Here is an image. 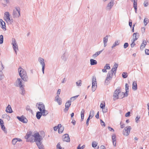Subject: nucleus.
<instances>
[{
    "mask_svg": "<svg viewBox=\"0 0 149 149\" xmlns=\"http://www.w3.org/2000/svg\"><path fill=\"white\" fill-rule=\"evenodd\" d=\"M32 132H28L25 136V138L27 140V141L31 142L32 141L33 138L34 137V141L36 142V143L38 146L39 149H44V146L41 141L42 139V136H40L38 133H35L33 135H32Z\"/></svg>",
    "mask_w": 149,
    "mask_h": 149,
    "instance_id": "1",
    "label": "nucleus"
},
{
    "mask_svg": "<svg viewBox=\"0 0 149 149\" xmlns=\"http://www.w3.org/2000/svg\"><path fill=\"white\" fill-rule=\"evenodd\" d=\"M18 72L22 79L25 81H27L29 78L26 71L21 67H20L18 69Z\"/></svg>",
    "mask_w": 149,
    "mask_h": 149,
    "instance_id": "2",
    "label": "nucleus"
},
{
    "mask_svg": "<svg viewBox=\"0 0 149 149\" xmlns=\"http://www.w3.org/2000/svg\"><path fill=\"white\" fill-rule=\"evenodd\" d=\"M16 86L20 87L21 94L23 95H24L25 93V90L24 88V86L22 83V80L20 78H18L16 81Z\"/></svg>",
    "mask_w": 149,
    "mask_h": 149,
    "instance_id": "3",
    "label": "nucleus"
},
{
    "mask_svg": "<svg viewBox=\"0 0 149 149\" xmlns=\"http://www.w3.org/2000/svg\"><path fill=\"white\" fill-rule=\"evenodd\" d=\"M13 18H18L20 16V9L19 7H16L15 10H13Z\"/></svg>",
    "mask_w": 149,
    "mask_h": 149,
    "instance_id": "4",
    "label": "nucleus"
},
{
    "mask_svg": "<svg viewBox=\"0 0 149 149\" xmlns=\"http://www.w3.org/2000/svg\"><path fill=\"white\" fill-rule=\"evenodd\" d=\"M120 88L118 87L115 91L113 95L114 100L118 99L119 98L118 95L120 93Z\"/></svg>",
    "mask_w": 149,
    "mask_h": 149,
    "instance_id": "5",
    "label": "nucleus"
},
{
    "mask_svg": "<svg viewBox=\"0 0 149 149\" xmlns=\"http://www.w3.org/2000/svg\"><path fill=\"white\" fill-rule=\"evenodd\" d=\"M113 74L108 72L106 79L105 81V83L108 85L110 83L109 81L111 80L113 77Z\"/></svg>",
    "mask_w": 149,
    "mask_h": 149,
    "instance_id": "6",
    "label": "nucleus"
},
{
    "mask_svg": "<svg viewBox=\"0 0 149 149\" xmlns=\"http://www.w3.org/2000/svg\"><path fill=\"white\" fill-rule=\"evenodd\" d=\"M12 44L14 50L15 51V53L17 54V51L18 50L17 44L15 38H13L12 39Z\"/></svg>",
    "mask_w": 149,
    "mask_h": 149,
    "instance_id": "7",
    "label": "nucleus"
},
{
    "mask_svg": "<svg viewBox=\"0 0 149 149\" xmlns=\"http://www.w3.org/2000/svg\"><path fill=\"white\" fill-rule=\"evenodd\" d=\"M131 129V127L130 126L125 127L123 130V134L124 135L126 136H128L130 133V131Z\"/></svg>",
    "mask_w": 149,
    "mask_h": 149,
    "instance_id": "8",
    "label": "nucleus"
},
{
    "mask_svg": "<svg viewBox=\"0 0 149 149\" xmlns=\"http://www.w3.org/2000/svg\"><path fill=\"white\" fill-rule=\"evenodd\" d=\"M38 61L42 66V70L43 74H44L45 66V64L44 62V59L41 57H39L38 58Z\"/></svg>",
    "mask_w": 149,
    "mask_h": 149,
    "instance_id": "9",
    "label": "nucleus"
},
{
    "mask_svg": "<svg viewBox=\"0 0 149 149\" xmlns=\"http://www.w3.org/2000/svg\"><path fill=\"white\" fill-rule=\"evenodd\" d=\"M63 141L66 142H69L70 139L68 134H66L63 135L62 136Z\"/></svg>",
    "mask_w": 149,
    "mask_h": 149,
    "instance_id": "10",
    "label": "nucleus"
},
{
    "mask_svg": "<svg viewBox=\"0 0 149 149\" xmlns=\"http://www.w3.org/2000/svg\"><path fill=\"white\" fill-rule=\"evenodd\" d=\"M17 118L20 121L24 123H27V119L24 117L23 116H22L21 117L17 116Z\"/></svg>",
    "mask_w": 149,
    "mask_h": 149,
    "instance_id": "11",
    "label": "nucleus"
},
{
    "mask_svg": "<svg viewBox=\"0 0 149 149\" xmlns=\"http://www.w3.org/2000/svg\"><path fill=\"white\" fill-rule=\"evenodd\" d=\"M36 106H38V108L40 111H41L42 110L45 109L44 104L42 102H40L39 104L37 103Z\"/></svg>",
    "mask_w": 149,
    "mask_h": 149,
    "instance_id": "12",
    "label": "nucleus"
},
{
    "mask_svg": "<svg viewBox=\"0 0 149 149\" xmlns=\"http://www.w3.org/2000/svg\"><path fill=\"white\" fill-rule=\"evenodd\" d=\"M114 5L113 1L111 0L107 5V9L108 10H110L111 8Z\"/></svg>",
    "mask_w": 149,
    "mask_h": 149,
    "instance_id": "13",
    "label": "nucleus"
},
{
    "mask_svg": "<svg viewBox=\"0 0 149 149\" xmlns=\"http://www.w3.org/2000/svg\"><path fill=\"white\" fill-rule=\"evenodd\" d=\"M0 22L1 24V28L3 29V30L6 31V24L5 22L4 21H3L2 19H0Z\"/></svg>",
    "mask_w": 149,
    "mask_h": 149,
    "instance_id": "14",
    "label": "nucleus"
},
{
    "mask_svg": "<svg viewBox=\"0 0 149 149\" xmlns=\"http://www.w3.org/2000/svg\"><path fill=\"white\" fill-rule=\"evenodd\" d=\"M133 40L134 41H136L139 37V34L138 33H134L133 35Z\"/></svg>",
    "mask_w": 149,
    "mask_h": 149,
    "instance_id": "15",
    "label": "nucleus"
},
{
    "mask_svg": "<svg viewBox=\"0 0 149 149\" xmlns=\"http://www.w3.org/2000/svg\"><path fill=\"white\" fill-rule=\"evenodd\" d=\"M103 49H102L100 51L96 52L95 54H93L92 56V58L94 59L98 55H99L103 51Z\"/></svg>",
    "mask_w": 149,
    "mask_h": 149,
    "instance_id": "16",
    "label": "nucleus"
},
{
    "mask_svg": "<svg viewBox=\"0 0 149 149\" xmlns=\"http://www.w3.org/2000/svg\"><path fill=\"white\" fill-rule=\"evenodd\" d=\"M58 127H59L58 130V133L60 134L62 133L64 130V127H62L61 125V124H59L58 125Z\"/></svg>",
    "mask_w": 149,
    "mask_h": 149,
    "instance_id": "17",
    "label": "nucleus"
},
{
    "mask_svg": "<svg viewBox=\"0 0 149 149\" xmlns=\"http://www.w3.org/2000/svg\"><path fill=\"white\" fill-rule=\"evenodd\" d=\"M6 111L7 113H11L13 112V111L12 109L11 106L10 105H8V106L7 107L6 109Z\"/></svg>",
    "mask_w": 149,
    "mask_h": 149,
    "instance_id": "18",
    "label": "nucleus"
},
{
    "mask_svg": "<svg viewBox=\"0 0 149 149\" xmlns=\"http://www.w3.org/2000/svg\"><path fill=\"white\" fill-rule=\"evenodd\" d=\"M146 44L147 42L146 41L143 40V42L141 44V45L140 46V49H143L145 47V46L146 45Z\"/></svg>",
    "mask_w": 149,
    "mask_h": 149,
    "instance_id": "19",
    "label": "nucleus"
},
{
    "mask_svg": "<svg viewBox=\"0 0 149 149\" xmlns=\"http://www.w3.org/2000/svg\"><path fill=\"white\" fill-rule=\"evenodd\" d=\"M97 88V83H92V89L93 92Z\"/></svg>",
    "mask_w": 149,
    "mask_h": 149,
    "instance_id": "20",
    "label": "nucleus"
},
{
    "mask_svg": "<svg viewBox=\"0 0 149 149\" xmlns=\"http://www.w3.org/2000/svg\"><path fill=\"white\" fill-rule=\"evenodd\" d=\"M40 112L42 114V115L44 116H46L48 113V111L46 110L45 109H43Z\"/></svg>",
    "mask_w": 149,
    "mask_h": 149,
    "instance_id": "21",
    "label": "nucleus"
},
{
    "mask_svg": "<svg viewBox=\"0 0 149 149\" xmlns=\"http://www.w3.org/2000/svg\"><path fill=\"white\" fill-rule=\"evenodd\" d=\"M137 89V88L136 82L134 81L133 82L132 89L134 90H136Z\"/></svg>",
    "mask_w": 149,
    "mask_h": 149,
    "instance_id": "22",
    "label": "nucleus"
},
{
    "mask_svg": "<svg viewBox=\"0 0 149 149\" xmlns=\"http://www.w3.org/2000/svg\"><path fill=\"white\" fill-rule=\"evenodd\" d=\"M90 64L91 65H93L97 64V61L94 59H91L90 60Z\"/></svg>",
    "mask_w": 149,
    "mask_h": 149,
    "instance_id": "23",
    "label": "nucleus"
},
{
    "mask_svg": "<svg viewBox=\"0 0 149 149\" xmlns=\"http://www.w3.org/2000/svg\"><path fill=\"white\" fill-rule=\"evenodd\" d=\"M42 115V114L40 111H38L36 114V117L38 119H40Z\"/></svg>",
    "mask_w": 149,
    "mask_h": 149,
    "instance_id": "24",
    "label": "nucleus"
},
{
    "mask_svg": "<svg viewBox=\"0 0 149 149\" xmlns=\"http://www.w3.org/2000/svg\"><path fill=\"white\" fill-rule=\"evenodd\" d=\"M55 101L57 102L58 104L60 105L61 104L62 100L61 98H59V97H57V98L55 97Z\"/></svg>",
    "mask_w": 149,
    "mask_h": 149,
    "instance_id": "25",
    "label": "nucleus"
},
{
    "mask_svg": "<svg viewBox=\"0 0 149 149\" xmlns=\"http://www.w3.org/2000/svg\"><path fill=\"white\" fill-rule=\"evenodd\" d=\"M94 111L93 110H91L90 111L89 117H90V118H91L94 116Z\"/></svg>",
    "mask_w": 149,
    "mask_h": 149,
    "instance_id": "26",
    "label": "nucleus"
},
{
    "mask_svg": "<svg viewBox=\"0 0 149 149\" xmlns=\"http://www.w3.org/2000/svg\"><path fill=\"white\" fill-rule=\"evenodd\" d=\"M2 118H6L8 120H10V117L7 114H3L2 115Z\"/></svg>",
    "mask_w": 149,
    "mask_h": 149,
    "instance_id": "27",
    "label": "nucleus"
},
{
    "mask_svg": "<svg viewBox=\"0 0 149 149\" xmlns=\"http://www.w3.org/2000/svg\"><path fill=\"white\" fill-rule=\"evenodd\" d=\"M112 138L113 143L114 144V142L116 141V136L115 134H114L112 135Z\"/></svg>",
    "mask_w": 149,
    "mask_h": 149,
    "instance_id": "28",
    "label": "nucleus"
},
{
    "mask_svg": "<svg viewBox=\"0 0 149 149\" xmlns=\"http://www.w3.org/2000/svg\"><path fill=\"white\" fill-rule=\"evenodd\" d=\"M119 44V41L118 40H116L114 43L113 44L112 46L111 47L112 48H113L117 45H118Z\"/></svg>",
    "mask_w": 149,
    "mask_h": 149,
    "instance_id": "29",
    "label": "nucleus"
},
{
    "mask_svg": "<svg viewBox=\"0 0 149 149\" xmlns=\"http://www.w3.org/2000/svg\"><path fill=\"white\" fill-rule=\"evenodd\" d=\"M4 17L6 18V19H7L10 17V14L8 12H6L4 13Z\"/></svg>",
    "mask_w": 149,
    "mask_h": 149,
    "instance_id": "30",
    "label": "nucleus"
},
{
    "mask_svg": "<svg viewBox=\"0 0 149 149\" xmlns=\"http://www.w3.org/2000/svg\"><path fill=\"white\" fill-rule=\"evenodd\" d=\"M71 101H68L65 104V107H67L69 108L71 105Z\"/></svg>",
    "mask_w": 149,
    "mask_h": 149,
    "instance_id": "31",
    "label": "nucleus"
},
{
    "mask_svg": "<svg viewBox=\"0 0 149 149\" xmlns=\"http://www.w3.org/2000/svg\"><path fill=\"white\" fill-rule=\"evenodd\" d=\"M128 92H127L126 91L125 93H123L122 92V93H121V94H122L123 96V97H120V98L121 99L123 98V97H127L128 96Z\"/></svg>",
    "mask_w": 149,
    "mask_h": 149,
    "instance_id": "32",
    "label": "nucleus"
},
{
    "mask_svg": "<svg viewBox=\"0 0 149 149\" xmlns=\"http://www.w3.org/2000/svg\"><path fill=\"white\" fill-rule=\"evenodd\" d=\"M79 96V95H77L71 97L70 101L72 102L74 101Z\"/></svg>",
    "mask_w": 149,
    "mask_h": 149,
    "instance_id": "33",
    "label": "nucleus"
},
{
    "mask_svg": "<svg viewBox=\"0 0 149 149\" xmlns=\"http://www.w3.org/2000/svg\"><path fill=\"white\" fill-rule=\"evenodd\" d=\"M17 138H15L13 139L12 141V143L13 145H15L16 143L18 141Z\"/></svg>",
    "mask_w": 149,
    "mask_h": 149,
    "instance_id": "34",
    "label": "nucleus"
},
{
    "mask_svg": "<svg viewBox=\"0 0 149 149\" xmlns=\"http://www.w3.org/2000/svg\"><path fill=\"white\" fill-rule=\"evenodd\" d=\"M108 36H106L105 37L103 38V42L107 43L108 41Z\"/></svg>",
    "mask_w": 149,
    "mask_h": 149,
    "instance_id": "35",
    "label": "nucleus"
},
{
    "mask_svg": "<svg viewBox=\"0 0 149 149\" xmlns=\"http://www.w3.org/2000/svg\"><path fill=\"white\" fill-rule=\"evenodd\" d=\"M104 68L106 69L109 70L110 69V67L109 66V64H107L105 65L104 67Z\"/></svg>",
    "mask_w": 149,
    "mask_h": 149,
    "instance_id": "36",
    "label": "nucleus"
},
{
    "mask_svg": "<svg viewBox=\"0 0 149 149\" xmlns=\"http://www.w3.org/2000/svg\"><path fill=\"white\" fill-rule=\"evenodd\" d=\"M115 69H114L113 68H112L111 69V70L109 71V72H110V73L113 74V73H114L115 74H116V70H114Z\"/></svg>",
    "mask_w": 149,
    "mask_h": 149,
    "instance_id": "37",
    "label": "nucleus"
},
{
    "mask_svg": "<svg viewBox=\"0 0 149 149\" xmlns=\"http://www.w3.org/2000/svg\"><path fill=\"white\" fill-rule=\"evenodd\" d=\"M92 83H97L96 78L95 76L93 77Z\"/></svg>",
    "mask_w": 149,
    "mask_h": 149,
    "instance_id": "38",
    "label": "nucleus"
},
{
    "mask_svg": "<svg viewBox=\"0 0 149 149\" xmlns=\"http://www.w3.org/2000/svg\"><path fill=\"white\" fill-rule=\"evenodd\" d=\"M92 147L95 148L97 146V143L96 141H94L92 142Z\"/></svg>",
    "mask_w": 149,
    "mask_h": 149,
    "instance_id": "39",
    "label": "nucleus"
},
{
    "mask_svg": "<svg viewBox=\"0 0 149 149\" xmlns=\"http://www.w3.org/2000/svg\"><path fill=\"white\" fill-rule=\"evenodd\" d=\"M125 90L127 92H129V86L127 83H126L125 85Z\"/></svg>",
    "mask_w": 149,
    "mask_h": 149,
    "instance_id": "40",
    "label": "nucleus"
},
{
    "mask_svg": "<svg viewBox=\"0 0 149 149\" xmlns=\"http://www.w3.org/2000/svg\"><path fill=\"white\" fill-rule=\"evenodd\" d=\"M118 65L115 63L114 65H113V68H114V69H115L114 70H117V68L118 67Z\"/></svg>",
    "mask_w": 149,
    "mask_h": 149,
    "instance_id": "41",
    "label": "nucleus"
},
{
    "mask_svg": "<svg viewBox=\"0 0 149 149\" xmlns=\"http://www.w3.org/2000/svg\"><path fill=\"white\" fill-rule=\"evenodd\" d=\"M3 42V36L2 35L0 36V44H1Z\"/></svg>",
    "mask_w": 149,
    "mask_h": 149,
    "instance_id": "42",
    "label": "nucleus"
},
{
    "mask_svg": "<svg viewBox=\"0 0 149 149\" xmlns=\"http://www.w3.org/2000/svg\"><path fill=\"white\" fill-rule=\"evenodd\" d=\"M127 73L124 72L122 74V77L124 78H126L127 77Z\"/></svg>",
    "mask_w": 149,
    "mask_h": 149,
    "instance_id": "43",
    "label": "nucleus"
},
{
    "mask_svg": "<svg viewBox=\"0 0 149 149\" xmlns=\"http://www.w3.org/2000/svg\"><path fill=\"white\" fill-rule=\"evenodd\" d=\"M144 24L145 26H146V25L148 23V22L149 21L148 20V19L147 18L146 19L145 18L144 20Z\"/></svg>",
    "mask_w": 149,
    "mask_h": 149,
    "instance_id": "44",
    "label": "nucleus"
},
{
    "mask_svg": "<svg viewBox=\"0 0 149 149\" xmlns=\"http://www.w3.org/2000/svg\"><path fill=\"white\" fill-rule=\"evenodd\" d=\"M61 91V90L60 89H58L57 93V95L56 96V98H57V97H59V95L60 94Z\"/></svg>",
    "mask_w": 149,
    "mask_h": 149,
    "instance_id": "45",
    "label": "nucleus"
},
{
    "mask_svg": "<svg viewBox=\"0 0 149 149\" xmlns=\"http://www.w3.org/2000/svg\"><path fill=\"white\" fill-rule=\"evenodd\" d=\"M148 1L147 0L145 1L143 3V5L144 6L147 7L148 5Z\"/></svg>",
    "mask_w": 149,
    "mask_h": 149,
    "instance_id": "46",
    "label": "nucleus"
},
{
    "mask_svg": "<svg viewBox=\"0 0 149 149\" xmlns=\"http://www.w3.org/2000/svg\"><path fill=\"white\" fill-rule=\"evenodd\" d=\"M76 84L77 86H81V80H79L78 81L76 82Z\"/></svg>",
    "mask_w": 149,
    "mask_h": 149,
    "instance_id": "47",
    "label": "nucleus"
},
{
    "mask_svg": "<svg viewBox=\"0 0 149 149\" xmlns=\"http://www.w3.org/2000/svg\"><path fill=\"white\" fill-rule=\"evenodd\" d=\"M100 123L104 127H105V124L104 122L101 119L100 120Z\"/></svg>",
    "mask_w": 149,
    "mask_h": 149,
    "instance_id": "48",
    "label": "nucleus"
},
{
    "mask_svg": "<svg viewBox=\"0 0 149 149\" xmlns=\"http://www.w3.org/2000/svg\"><path fill=\"white\" fill-rule=\"evenodd\" d=\"M3 75L2 72L1 70H0V80L2 79Z\"/></svg>",
    "mask_w": 149,
    "mask_h": 149,
    "instance_id": "49",
    "label": "nucleus"
},
{
    "mask_svg": "<svg viewBox=\"0 0 149 149\" xmlns=\"http://www.w3.org/2000/svg\"><path fill=\"white\" fill-rule=\"evenodd\" d=\"M102 111L104 113H106L107 111V109L105 107L102 109Z\"/></svg>",
    "mask_w": 149,
    "mask_h": 149,
    "instance_id": "50",
    "label": "nucleus"
},
{
    "mask_svg": "<svg viewBox=\"0 0 149 149\" xmlns=\"http://www.w3.org/2000/svg\"><path fill=\"white\" fill-rule=\"evenodd\" d=\"M61 58L62 59L64 60V61H65L66 60V58L64 55V54H63L62 56H61Z\"/></svg>",
    "mask_w": 149,
    "mask_h": 149,
    "instance_id": "51",
    "label": "nucleus"
},
{
    "mask_svg": "<svg viewBox=\"0 0 149 149\" xmlns=\"http://www.w3.org/2000/svg\"><path fill=\"white\" fill-rule=\"evenodd\" d=\"M6 20L7 22V21H9V22H13V19H10V17L8 18Z\"/></svg>",
    "mask_w": 149,
    "mask_h": 149,
    "instance_id": "52",
    "label": "nucleus"
},
{
    "mask_svg": "<svg viewBox=\"0 0 149 149\" xmlns=\"http://www.w3.org/2000/svg\"><path fill=\"white\" fill-rule=\"evenodd\" d=\"M135 41H134V40H133L132 41V43L131 44V46L132 47H134L135 45V44L134 43V42Z\"/></svg>",
    "mask_w": 149,
    "mask_h": 149,
    "instance_id": "53",
    "label": "nucleus"
},
{
    "mask_svg": "<svg viewBox=\"0 0 149 149\" xmlns=\"http://www.w3.org/2000/svg\"><path fill=\"white\" fill-rule=\"evenodd\" d=\"M26 109L27 111H32V110H31L30 109V107L29 106H27L26 107Z\"/></svg>",
    "mask_w": 149,
    "mask_h": 149,
    "instance_id": "54",
    "label": "nucleus"
},
{
    "mask_svg": "<svg viewBox=\"0 0 149 149\" xmlns=\"http://www.w3.org/2000/svg\"><path fill=\"white\" fill-rule=\"evenodd\" d=\"M128 45H129L127 43V42L125 43L124 44V48H126L127 47H128Z\"/></svg>",
    "mask_w": 149,
    "mask_h": 149,
    "instance_id": "55",
    "label": "nucleus"
},
{
    "mask_svg": "<svg viewBox=\"0 0 149 149\" xmlns=\"http://www.w3.org/2000/svg\"><path fill=\"white\" fill-rule=\"evenodd\" d=\"M140 117H138V116H137L136 118H135V120L136 123H138L139 122V120L140 119Z\"/></svg>",
    "mask_w": 149,
    "mask_h": 149,
    "instance_id": "56",
    "label": "nucleus"
},
{
    "mask_svg": "<svg viewBox=\"0 0 149 149\" xmlns=\"http://www.w3.org/2000/svg\"><path fill=\"white\" fill-rule=\"evenodd\" d=\"M81 121H82L84 119V114H81Z\"/></svg>",
    "mask_w": 149,
    "mask_h": 149,
    "instance_id": "57",
    "label": "nucleus"
},
{
    "mask_svg": "<svg viewBox=\"0 0 149 149\" xmlns=\"http://www.w3.org/2000/svg\"><path fill=\"white\" fill-rule=\"evenodd\" d=\"M105 104H103L102 103H101L100 105V107L102 109H103L105 107Z\"/></svg>",
    "mask_w": 149,
    "mask_h": 149,
    "instance_id": "58",
    "label": "nucleus"
},
{
    "mask_svg": "<svg viewBox=\"0 0 149 149\" xmlns=\"http://www.w3.org/2000/svg\"><path fill=\"white\" fill-rule=\"evenodd\" d=\"M108 128L109 129V130L110 131H113V132L114 131V129L112 128H111V127L109 126L108 127Z\"/></svg>",
    "mask_w": 149,
    "mask_h": 149,
    "instance_id": "59",
    "label": "nucleus"
},
{
    "mask_svg": "<svg viewBox=\"0 0 149 149\" xmlns=\"http://www.w3.org/2000/svg\"><path fill=\"white\" fill-rule=\"evenodd\" d=\"M58 128H59V127H58V125L57 126H55L54 127V130L56 131L58 129Z\"/></svg>",
    "mask_w": 149,
    "mask_h": 149,
    "instance_id": "60",
    "label": "nucleus"
},
{
    "mask_svg": "<svg viewBox=\"0 0 149 149\" xmlns=\"http://www.w3.org/2000/svg\"><path fill=\"white\" fill-rule=\"evenodd\" d=\"M145 52L146 54L147 55H149V50L146 49L145 50Z\"/></svg>",
    "mask_w": 149,
    "mask_h": 149,
    "instance_id": "61",
    "label": "nucleus"
},
{
    "mask_svg": "<svg viewBox=\"0 0 149 149\" xmlns=\"http://www.w3.org/2000/svg\"><path fill=\"white\" fill-rule=\"evenodd\" d=\"M90 119L91 118H90V117H88V119H87V120H86V124L87 125H88V122H89V121Z\"/></svg>",
    "mask_w": 149,
    "mask_h": 149,
    "instance_id": "62",
    "label": "nucleus"
},
{
    "mask_svg": "<svg viewBox=\"0 0 149 149\" xmlns=\"http://www.w3.org/2000/svg\"><path fill=\"white\" fill-rule=\"evenodd\" d=\"M130 111L128 112L127 113H126V114L125 115V116L126 117H129L130 116Z\"/></svg>",
    "mask_w": 149,
    "mask_h": 149,
    "instance_id": "63",
    "label": "nucleus"
},
{
    "mask_svg": "<svg viewBox=\"0 0 149 149\" xmlns=\"http://www.w3.org/2000/svg\"><path fill=\"white\" fill-rule=\"evenodd\" d=\"M68 107H65V108L64 109V111L66 113L68 111Z\"/></svg>",
    "mask_w": 149,
    "mask_h": 149,
    "instance_id": "64",
    "label": "nucleus"
}]
</instances>
